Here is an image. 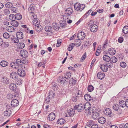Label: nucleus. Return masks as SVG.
Returning <instances> with one entry per match:
<instances>
[{
  "instance_id": "1",
  "label": "nucleus",
  "mask_w": 128,
  "mask_h": 128,
  "mask_svg": "<svg viewBox=\"0 0 128 128\" xmlns=\"http://www.w3.org/2000/svg\"><path fill=\"white\" fill-rule=\"evenodd\" d=\"M74 108L78 112H82L85 109L86 110H88L89 113L90 110H91V106L88 104H80L74 106Z\"/></svg>"
},
{
  "instance_id": "2",
  "label": "nucleus",
  "mask_w": 128,
  "mask_h": 128,
  "mask_svg": "<svg viewBox=\"0 0 128 128\" xmlns=\"http://www.w3.org/2000/svg\"><path fill=\"white\" fill-rule=\"evenodd\" d=\"M73 12V10L71 8H68L65 10V13L63 15L64 19L65 20H68L70 18V15Z\"/></svg>"
},
{
  "instance_id": "3",
  "label": "nucleus",
  "mask_w": 128,
  "mask_h": 128,
  "mask_svg": "<svg viewBox=\"0 0 128 128\" xmlns=\"http://www.w3.org/2000/svg\"><path fill=\"white\" fill-rule=\"evenodd\" d=\"M91 22L93 23L92 21L91 20H90L89 22L88 23V26L90 28V31L93 32H96L98 30V26L95 24H91Z\"/></svg>"
},
{
  "instance_id": "4",
  "label": "nucleus",
  "mask_w": 128,
  "mask_h": 128,
  "mask_svg": "<svg viewBox=\"0 0 128 128\" xmlns=\"http://www.w3.org/2000/svg\"><path fill=\"white\" fill-rule=\"evenodd\" d=\"M85 5L83 4H80L79 3L76 2L74 5L75 10L77 11H82L85 7Z\"/></svg>"
},
{
  "instance_id": "5",
  "label": "nucleus",
  "mask_w": 128,
  "mask_h": 128,
  "mask_svg": "<svg viewBox=\"0 0 128 128\" xmlns=\"http://www.w3.org/2000/svg\"><path fill=\"white\" fill-rule=\"evenodd\" d=\"M9 87L10 90L15 92V94L14 95V96L15 97H18L19 92H16V84L14 83H12L10 84Z\"/></svg>"
},
{
  "instance_id": "6",
  "label": "nucleus",
  "mask_w": 128,
  "mask_h": 128,
  "mask_svg": "<svg viewBox=\"0 0 128 128\" xmlns=\"http://www.w3.org/2000/svg\"><path fill=\"white\" fill-rule=\"evenodd\" d=\"M92 118L94 120L98 119L100 115V113L93 109L92 110Z\"/></svg>"
},
{
  "instance_id": "7",
  "label": "nucleus",
  "mask_w": 128,
  "mask_h": 128,
  "mask_svg": "<svg viewBox=\"0 0 128 128\" xmlns=\"http://www.w3.org/2000/svg\"><path fill=\"white\" fill-rule=\"evenodd\" d=\"M119 104L120 106L122 108H124L126 106L128 108V99H126L125 101L124 100L120 101Z\"/></svg>"
},
{
  "instance_id": "8",
  "label": "nucleus",
  "mask_w": 128,
  "mask_h": 128,
  "mask_svg": "<svg viewBox=\"0 0 128 128\" xmlns=\"http://www.w3.org/2000/svg\"><path fill=\"white\" fill-rule=\"evenodd\" d=\"M20 56L24 58L27 57L28 56V52L24 50H21L20 52Z\"/></svg>"
},
{
  "instance_id": "9",
  "label": "nucleus",
  "mask_w": 128,
  "mask_h": 128,
  "mask_svg": "<svg viewBox=\"0 0 128 128\" xmlns=\"http://www.w3.org/2000/svg\"><path fill=\"white\" fill-rule=\"evenodd\" d=\"M18 74L20 76L24 77L26 75V72L22 68L18 69L17 71Z\"/></svg>"
},
{
  "instance_id": "10",
  "label": "nucleus",
  "mask_w": 128,
  "mask_h": 128,
  "mask_svg": "<svg viewBox=\"0 0 128 128\" xmlns=\"http://www.w3.org/2000/svg\"><path fill=\"white\" fill-rule=\"evenodd\" d=\"M33 18H34V20L33 21V24L35 26H36V25L40 24V22L38 21V19L37 18V17L35 15H34L32 16Z\"/></svg>"
},
{
  "instance_id": "11",
  "label": "nucleus",
  "mask_w": 128,
  "mask_h": 128,
  "mask_svg": "<svg viewBox=\"0 0 128 128\" xmlns=\"http://www.w3.org/2000/svg\"><path fill=\"white\" fill-rule=\"evenodd\" d=\"M104 114L107 116H110L112 113V110L109 108H105L104 110Z\"/></svg>"
},
{
  "instance_id": "12",
  "label": "nucleus",
  "mask_w": 128,
  "mask_h": 128,
  "mask_svg": "<svg viewBox=\"0 0 128 128\" xmlns=\"http://www.w3.org/2000/svg\"><path fill=\"white\" fill-rule=\"evenodd\" d=\"M10 78L16 80L18 78V74L14 72H12L10 74Z\"/></svg>"
},
{
  "instance_id": "13",
  "label": "nucleus",
  "mask_w": 128,
  "mask_h": 128,
  "mask_svg": "<svg viewBox=\"0 0 128 128\" xmlns=\"http://www.w3.org/2000/svg\"><path fill=\"white\" fill-rule=\"evenodd\" d=\"M85 36V34L84 32H81L78 34L77 37L78 39L82 40L84 39Z\"/></svg>"
},
{
  "instance_id": "14",
  "label": "nucleus",
  "mask_w": 128,
  "mask_h": 128,
  "mask_svg": "<svg viewBox=\"0 0 128 128\" xmlns=\"http://www.w3.org/2000/svg\"><path fill=\"white\" fill-rule=\"evenodd\" d=\"M59 80L60 82L62 84H66L67 82H68V80L64 77L63 76L60 78Z\"/></svg>"
},
{
  "instance_id": "15",
  "label": "nucleus",
  "mask_w": 128,
  "mask_h": 128,
  "mask_svg": "<svg viewBox=\"0 0 128 128\" xmlns=\"http://www.w3.org/2000/svg\"><path fill=\"white\" fill-rule=\"evenodd\" d=\"M19 102L16 99H14L11 102V104L12 106L13 107H16L19 105Z\"/></svg>"
},
{
  "instance_id": "16",
  "label": "nucleus",
  "mask_w": 128,
  "mask_h": 128,
  "mask_svg": "<svg viewBox=\"0 0 128 128\" xmlns=\"http://www.w3.org/2000/svg\"><path fill=\"white\" fill-rule=\"evenodd\" d=\"M77 82V80L76 78H72L70 79L69 81V84L70 86H74L75 84Z\"/></svg>"
},
{
  "instance_id": "17",
  "label": "nucleus",
  "mask_w": 128,
  "mask_h": 128,
  "mask_svg": "<svg viewBox=\"0 0 128 128\" xmlns=\"http://www.w3.org/2000/svg\"><path fill=\"white\" fill-rule=\"evenodd\" d=\"M55 114L53 112H51L48 116V119L50 121H52L55 119Z\"/></svg>"
},
{
  "instance_id": "18",
  "label": "nucleus",
  "mask_w": 128,
  "mask_h": 128,
  "mask_svg": "<svg viewBox=\"0 0 128 128\" xmlns=\"http://www.w3.org/2000/svg\"><path fill=\"white\" fill-rule=\"evenodd\" d=\"M11 66L13 68L18 69V70L21 68H22V69H23V68H25V66H23V64H14Z\"/></svg>"
},
{
  "instance_id": "19",
  "label": "nucleus",
  "mask_w": 128,
  "mask_h": 128,
  "mask_svg": "<svg viewBox=\"0 0 128 128\" xmlns=\"http://www.w3.org/2000/svg\"><path fill=\"white\" fill-rule=\"evenodd\" d=\"M68 115L70 116H72L74 114V110L72 108H70L67 111Z\"/></svg>"
},
{
  "instance_id": "20",
  "label": "nucleus",
  "mask_w": 128,
  "mask_h": 128,
  "mask_svg": "<svg viewBox=\"0 0 128 128\" xmlns=\"http://www.w3.org/2000/svg\"><path fill=\"white\" fill-rule=\"evenodd\" d=\"M107 64H100V67L102 70L104 72H106L108 70Z\"/></svg>"
},
{
  "instance_id": "21",
  "label": "nucleus",
  "mask_w": 128,
  "mask_h": 128,
  "mask_svg": "<svg viewBox=\"0 0 128 128\" xmlns=\"http://www.w3.org/2000/svg\"><path fill=\"white\" fill-rule=\"evenodd\" d=\"M108 53L111 55L115 54L116 52V51L115 48H109L108 50Z\"/></svg>"
},
{
  "instance_id": "22",
  "label": "nucleus",
  "mask_w": 128,
  "mask_h": 128,
  "mask_svg": "<svg viewBox=\"0 0 128 128\" xmlns=\"http://www.w3.org/2000/svg\"><path fill=\"white\" fill-rule=\"evenodd\" d=\"M97 76L98 78L100 80L104 78L105 76V74L103 72H100L98 73Z\"/></svg>"
},
{
  "instance_id": "23",
  "label": "nucleus",
  "mask_w": 128,
  "mask_h": 128,
  "mask_svg": "<svg viewBox=\"0 0 128 128\" xmlns=\"http://www.w3.org/2000/svg\"><path fill=\"white\" fill-rule=\"evenodd\" d=\"M98 122L101 124H104L106 122V120L104 117H100L98 119Z\"/></svg>"
},
{
  "instance_id": "24",
  "label": "nucleus",
  "mask_w": 128,
  "mask_h": 128,
  "mask_svg": "<svg viewBox=\"0 0 128 128\" xmlns=\"http://www.w3.org/2000/svg\"><path fill=\"white\" fill-rule=\"evenodd\" d=\"M16 37L19 39H22L23 37L22 33L21 32H18L16 33Z\"/></svg>"
},
{
  "instance_id": "25",
  "label": "nucleus",
  "mask_w": 128,
  "mask_h": 128,
  "mask_svg": "<svg viewBox=\"0 0 128 128\" xmlns=\"http://www.w3.org/2000/svg\"><path fill=\"white\" fill-rule=\"evenodd\" d=\"M55 96V92L51 90L49 92L48 96L51 98H54Z\"/></svg>"
},
{
  "instance_id": "26",
  "label": "nucleus",
  "mask_w": 128,
  "mask_h": 128,
  "mask_svg": "<svg viewBox=\"0 0 128 128\" xmlns=\"http://www.w3.org/2000/svg\"><path fill=\"white\" fill-rule=\"evenodd\" d=\"M10 24L12 26L14 27H17L18 25V22L14 20H12L10 22Z\"/></svg>"
},
{
  "instance_id": "27",
  "label": "nucleus",
  "mask_w": 128,
  "mask_h": 128,
  "mask_svg": "<svg viewBox=\"0 0 128 128\" xmlns=\"http://www.w3.org/2000/svg\"><path fill=\"white\" fill-rule=\"evenodd\" d=\"M84 98L85 100L89 101L91 100V97L90 94H86L84 95Z\"/></svg>"
},
{
  "instance_id": "28",
  "label": "nucleus",
  "mask_w": 128,
  "mask_h": 128,
  "mask_svg": "<svg viewBox=\"0 0 128 128\" xmlns=\"http://www.w3.org/2000/svg\"><path fill=\"white\" fill-rule=\"evenodd\" d=\"M17 45L18 48L21 49L23 48L25 46L23 42H18Z\"/></svg>"
},
{
  "instance_id": "29",
  "label": "nucleus",
  "mask_w": 128,
  "mask_h": 128,
  "mask_svg": "<svg viewBox=\"0 0 128 128\" xmlns=\"http://www.w3.org/2000/svg\"><path fill=\"white\" fill-rule=\"evenodd\" d=\"M71 73L70 72H67L64 74V76L68 80V79L71 77Z\"/></svg>"
},
{
  "instance_id": "30",
  "label": "nucleus",
  "mask_w": 128,
  "mask_h": 128,
  "mask_svg": "<svg viewBox=\"0 0 128 128\" xmlns=\"http://www.w3.org/2000/svg\"><path fill=\"white\" fill-rule=\"evenodd\" d=\"M35 26L36 31L38 32L41 31L42 30V26L39 24L36 25Z\"/></svg>"
},
{
  "instance_id": "31",
  "label": "nucleus",
  "mask_w": 128,
  "mask_h": 128,
  "mask_svg": "<svg viewBox=\"0 0 128 128\" xmlns=\"http://www.w3.org/2000/svg\"><path fill=\"white\" fill-rule=\"evenodd\" d=\"M1 81L5 84H9L8 79L6 78H1Z\"/></svg>"
},
{
  "instance_id": "32",
  "label": "nucleus",
  "mask_w": 128,
  "mask_h": 128,
  "mask_svg": "<svg viewBox=\"0 0 128 128\" xmlns=\"http://www.w3.org/2000/svg\"><path fill=\"white\" fill-rule=\"evenodd\" d=\"M6 29L8 32H12L14 30V28L12 26H7L6 27Z\"/></svg>"
},
{
  "instance_id": "33",
  "label": "nucleus",
  "mask_w": 128,
  "mask_h": 128,
  "mask_svg": "<svg viewBox=\"0 0 128 128\" xmlns=\"http://www.w3.org/2000/svg\"><path fill=\"white\" fill-rule=\"evenodd\" d=\"M82 91L81 90H78L77 91L76 93V97L79 98L82 96Z\"/></svg>"
},
{
  "instance_id": "34",
  "label": "nucleus",
  "mask_w": 128,
  "mask_h": 128,
  "mask_svg": "<svg viewBox=\"0 0 128 128\" xmlns=\"http://www.w3.org/2000/svg\"><path fill=\"white\" fill-rule=\"evenodd\" d=\"M65 122V120L63 118L59 119L57 121V123L61 125L63 124Z\"/></svg>"
},
{
  "instance_id": "35",
  "label": "nucleus",
  "mask_w": 128,
  "mask_h": 128,
  "mask_svg": "<svg viewBox=\"0 0 128 128\" xmlns=\"http://www.w3.org/2000/svg\"><path fill=\"white\" fill-rule=\"evenodd\" d=\"M116 114L120 116L121 114H123L122 110L120 108L117 109V110H116Z\"/></svg>"
},
{
  "instance_id": "36",
  "label": "nucleus",
  "mask_w": 128,
  "mask_h": 128,
  "mask_svg": "<svg viewBox=\"0 0 128 128\" xmlns=\"http://www.w3.org/2000/svg\"><path fill=\"white\" fill-rule=\"evenodd\" d=\"M103 60L107 62H108L110 60V57L108 56L105 55H104L103 57Z\"/></svg>"
},
{
  "instance_id": "37",
  "label": "nucleus",
  "mask_w": 128,
  "mask_h": 128,
  "mask_svg": "<svg viewBox=\"0 0 128 128\" xmlns=\"http://www.w3.org/2000/svg\"><path fill=\"white\" fill-rule=\"evenodd\" d=\"M120 106L119 105H118V104H115L113 105L112 108L114 110L116 111L119 109L120 108Z\"/></svg>"
},
{
  "instance_id": "38",
  "label": "nucleus",
  "mask_w": 128,
  "mask_h": 128,
  "mask_svg": "<svg viewBox=\"0 0 128 128\" xmlns=\"http://www.w3.org/2000/svg\"><path fill=\"white\" fill-rule=\"evenodd\" d=\"M75 44L73 43H71L69 46L68 48V50L69 51H70L75 46Z\"/></svg>"
},
{
  "instance_id": "39",
  "label": "nucleus",
  "mask_w": 128,
  "mask_h": 128,
  "mask_svg": "<svg viewBox=\"0 0 128 128\" xmlns=\"http://www.w3.org/2000/svg\"><path fill=\"white\" fill-rule=\"evenodd\" d=\"M11 114V111L10 110H8L4 112V115L7 116H9Z\"/></svg>"
},
{
  "instance_id": "40",
  "label": "nucleus",
  "mask_w": 128,
  "mask_h": 128,
  "mask_svg": "<svg viewBox=\"0 0 128 128\" xmlns=\"http://www.w3.org/2000/svg\"><path fill=\"white\" fill-rule=\"evenodd\" d=\"M60 24L61 27L64 28L66 26V21L64 20L63 21H61Z\"/></svg>"
},
{
  "instance_id": "41",
  "label": "nucleus",
  "mask_w": 128,
  "mask_h": 128,
  "mask_svg": "<svg viewBox=\"0 0 128 128\" xmlns=\"http://www.w3.org/2000/svg\"><path fill=\"white\" fill-rule=\"evenodd\" d=\"M15 16V18L17 20H20L22 18V15L20 14H17Z\"/></svg>"
},
{
  "instance_id": "42",
  "label": "nucleus",
  "mask_w": 128,
  "mask_h": 128,
  "mask_svg": "<svg viewBox=\"0 0 128 128\" xmlns=\"http://www.w3.org/2000/svg\"><path fill=\"white\" fill-rule=\"evenodd\" d=\"M11 39L12 40V42L15 43H18L19 41L18 38H16L14 37H13L11 38Z\"/></svg>"
},
{
  "instance_id": "43",
  "label": "nucleus",
  "mask_w": 128,
  "mask_h": 128,
  "mask_svg": "<svg viewBox=\"0 0 128 128\" xmlns=\"http://www.w3.org/2000/svg\"><path fill=\"white\" fill-rule=\"evenodd\" d=\"M5 6L6 8H11L13 6L12 4L10 2H6V4Z\"/></svg>"
},
{
  "instance_id": "44",
  "label": "nucleus",
  "mask_w": 128,
  "mask_h": 128,
  "mask_svg": "<svg viewBox=\"0 0 128 128\" xmlns=\"http://www.w3.org/2000/svg\"><path fill=\"white\" fill-rule=\"evenodd\" d=\"M122 32L125 34L128 33V26H124L122 29Z\"/></svg>"
},
{
  "instance_id": "45",
  "label": "nucleus",
  "mask_w": 128,
  "mask_h": 128,
  "mask_svg": "<svg viewBox=\"0 0 128 128\" xmlns=\"http://www.w3.org/2000/svg\"><path fill=\"white\" fill-rule=\"evenodd\" d=\"M52 29V27L51 26H46L45 28V30L47 32H50Z\"/></svg>"
},
{
  "instance_id": "46",
  "label": "nucleus",
  "mask_w": 128,
  "mask_h": 128,
  "mask_svg": "<svg viewBox=\"0 0 128 128\" xmlns=\"http://www.w3.org/2000/svg\"><path fill=\"white\" fill-rule=\"evenodd\" d=\"M51 85L52 86L51 87H52V88L53 90H55L56 89L57 86L55 83L54 82H52L51 84Z\"/></svg>"
},
{
  "instance_id": "47",
  "label": "nucleus",
  "mask_w": 128,
  "mask_h": 128,
  "mask_svg": "<svg viewBox=\"0 0 128 128\" xmlns=\"http://www.w3.org/2000/svg\"><path fill=\"white\" fill-rule=\"evenodd\" d=\"M92 10H90L86 12L85 14L84 15V17L86 18L92 12Z\"/></svg>"
},
{
  "instance_id": "48",
  "label": "nucleus",
  "mask_w": 128,
  "mask_h": 128,
  "mask_svg": "<svg viewBox=\"0 0 128 128\" xmlns=\"http://www.w3.org/2000/svg\"><path fill=\"white\" fill-rule=\"evenodd\" d=\"M94 89L93 86L91 85H90L88 86V91L90 92L92 91Z\"/></svg>"
},
{
  "instance_id": "49",
  "label": "nucleus",
  "mask_w": 128,
  "mask_h": 128,
  "mask_svg": "<svg viewBox=\"0 0 128 128\" xmlns=\"http://www.w3.org/2000/svg\"><path fill=\"white\" fill-rule=\"evenodd\" d=\"M16 81V82L17 85H20L23 82V81L20 78H18Z\"/></svg>"
},
{
  "instance_id": "50",
  "label": "nucleus",
  "mask_w": 128,
  "mask_h": 128,
  "mask_svg": "<svg viewBox=\"0 0 128 128\" xmlns=\"http://www.w3.org/2000/svg\"><path fill=\"white\" fill-rule=\"evenodd\" d=\"M80 40V39H78V40L76 42L75 44L76 46H79L81 44V42Z\"/></svg>"
},
{
  "instance_id": "51",
  "label": "nucleus",
  "mask_w": 128,
  "mask_h": 128,
  "mask_svg": "<svg viewBox=\"0 0 128 128\" xmlns=\"http://www.w3.org/2000/svg\"><path fill=\"white\" fill-rule=\"evenodd\" d=\"M111 60L112 61H111L110 62H112L113 63H115L117 62V59L114 56H113L111 58Z\"/></svg>"
},
{
  "instance_id": "52",
  "label": "nucleus",
  "mask_w": 128,
  "mask_h": 128,
  "mask_svg": "<svg viewBox=\"0 0 128 128\" xmlns=\"http://www.w3.org/2000/svg\"><path fill=\"white\" fill-rule=\"evenodd\" d=\"M50 98L48 96H47L45 99L44 102L47 104L49 103L50 101Z\"/></svg>"
},
{
  "instance_id": "53",
  "label": "nucleus",
  "mask_w": 128,
  "mask_h": 128,
  "mask_svg": "<svg viewBox=\"0 0 128 128\" xmlns=\"http://www.w3.org/2000/svg\"><path fill=\"white\" fill-rule=\"evenodd\" d=\"M53 28L54 30H58L59 28L58 26L56 24V23L55 24H54L52 26V28Z\"/></svg>"
},
{
  "instance_id": "54",
  "label": "nucleus",
  "mask_w": 128,
  "mask_h": 128,
  "mask_svg": "<svg viewBox=\"0 0 128 128\" xmlns=\"http://www.w3.org/2000/svg\"><path fill=\"white\" fill-rule=\"evenodd\" d=\"M95 124H94L93 121H90L89 122L88 126H87L89 127H91Z\"/></svg>"
},
{
  "instance_id": "55",
  "label": "nucleus",
  "mask_w": 128,
  "mask_h": 128,
  "mask_svg": "<svg viewBox=\"0 0 128 128\" xmlns=\"http://www.w3.org/2000/svg\"><path fill=\"white\" fill-rule=\"evenodd\" d=\"M4 13L5 14H9L10 13V11L8 9H5L4 10Z\"/></svg>"
},
{
  "instance_id": "56",
  "label": "nucleus",
  "mask_w": 128,
  "mask_h": 128,
  "mask_svg": "<svg viewBox=\"0 0 128 128\" xmlns=\"http://www.w3.org/2000/svg\"><path fill=\"white\" fill-rule=\"evenodd\" d=\"M3 36L4 38H7L9 37L10 35L8 33L5 32Z\"/></svg>"
},
{
  "instance_id": "57",
  "label": "nucleus",
  "mask_w": 128,
  "mask_h": 128,
  "mask_svg": "<svg viewBox=\"0 0 128 128\" xmlns=\"http://www.w3.org/2000/svg\"><path fill=\"white\" fill-rule=\"evenodd\" d=\"M12 8L11 10L12 12L16 13L17 12V9L16 8L13 7Z\"/></svg>"
},
{
  "instance_id": "58",
  "label": "nucleus",
  "mask_w": 128,
  "mask_h": 128,
  "mask_svg": "<svg viewBox=\"0 0 128 128\" xmlns=\"http://www.w3.org/2000/svg\"><path fill=\"white\" fill-rule=\"evenodd\" d=\"M86 53L85 52L82 56L81 58V60H80V61H81V60L82 61L84 60L86 58Z\"/></svg>"
},
{
  "instance_id": "59",
  "label": "nucleus",
  "mask_w": 128,
  "mask_h": 128,
  "mask_svg": "<svg viewBox=\"0 0 128 128\" xmlns=\"http://www.w3.org/2000/svg\"><path fill=\"white\" fill-rule=\"evenodd\" d=\"M15 16L13 14H10L9 15V19L11 20H13L15 18Z\"/></svg>"
},
{
  "instance_id": "60",
  "label": "nucleus",
  "mask_w": 128,
  "mask_h": 128,
  "mask_svg": "<svg viewBox=\"0 0 128 128\" xmlns=\"http://www.w3.org/2000/svg\"><path fill=\"white\" fill-rule=\"evenodd\" d=\"M108 44L107 42L106 41H105L104 44L103 45L102 47V49L103 50H104L106 48Z\"/></svg>"
},
{
  "instance_id": "61",
  "label": "nucleus",
  "mask_w": 128,
  "mask_h": 128,
  "mask_svg": "<svg viewBox=\"0 0 128 128\" xmlns=\"http://www.w3.org/2000/svg\"><path fill=\"white\" fill-rule=\"evenodd\" d=\"M100 52L101 51L100 49H97L96 51V55L97 56H98Z\"/></svg>"
},
{
  "instance_id": "62",
  "label": "nucleus",
  "mask_w": 128,
  "mask_h": 128,
  "mask_svg": "<svg viewBox=\"0 0 128 128\" xmlns=\"http://www.w3.org/2000/svg\"><path fill=\"white\" fill-rule=\"evenodd\" d=\"M123 41V38L122 37H120L118 39V42L120 43H122Z\"/></svg>"
},
{
  "instance_id": "63",
  "label": "nucleus",
  "mask_w": 128,
  "mask_h": 128,
  "mask_svg": "<svg viewBox=\"0 0 128 128\" xmlns=\"http://www.w3.org/2000/svg\"><path fill=\"white\" fill-rule=\"evenodd\" d=\"M13 95L11 94H8L7 96V98H8L9 99H12V98H13Z\"/></svg>"
},
{
  "instance_id": "64",
  "label": "nucleus",
  "mask_w": 128,
  "mask_h": 128,
  "mask_svg": "<svg viewBox=\"0 0 128 128\" xmlns=\"http://www.w3.org/2000/svg\"><path fill=\"white\" fill-rule=\"evenodd\" d=\"M4 46L5 47H6L9 46V43L7 42H5L4 43Z\"/></svg>"
}]
</instances>
